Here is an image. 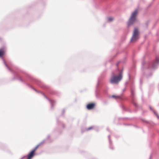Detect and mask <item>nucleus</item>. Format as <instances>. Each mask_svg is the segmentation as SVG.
<instances>
[{
  "label": "nucleus",
  "instance_id": "nucleus-7",
  "mask_svg": "<svg viewBox=\"0 0 159 159\" xmlns=\"http://www.w3.org/2000/svg\"><path fill=\"white\" fill-rule=\"evenodd\" d=\"M46 98H47V99L50 102L51 104V107H52V106H53V103H54L55 102H52V101L51 100H50V99H49V98H48L45 95H44V94H42Z\"/></svg>",
  "mask_w": 159,
  "mask_h": 159
},
{
  "label": "nucleus",
  "instance_id": "nucleus-19",
  "mask_svg": "<svg viewBox=\"0 0 159 159\" xmlns=\"http://www.w3.org/2000/svg\"><path fill=\"white\" fill-rule=\"evenodd\" d=\"M150 109L151 110H152V108L151 107H150Z\"/></svg>",
  "mask_w": 159,
  "mask_h": 159
},
{
  "label": "nucleus",
  "instance_id": "nucleus-20",
  "mask_svg": "<svg viewBox=\"0 0 159 159\" xmlns=\"http://www.w3.org/2000/svg\"><path fill=\"white\" fill-rule=\"evenodd\" d=\"M25 157V156H24L23 157H22V158L21 159H22L23 158H24V157Z\"/></svg>",
  "mask_w": 159,
  "mask_h": 159
},
{
  "label": "nucleus",
  "instance_id": "nucleus-1",
  "mask_svg": "<svg viewBox=\"0 0 159 159\" xmlns=\"http://www.w3.org/2000/svg\"><path fill=\"white\" fill-rule=\"evenodd\" d=\"M122 78L121 73H120L119 75H116L114 72L112 73L111 77L110 80V83L111 84H117Z\"/></svg>",
  "mask_w": 159,
  "mask_h": 159
},
{
  "label": "nucleus",
  "instance_id": "nucleus-15",
  "mask_svg": "<svg viewBox=\"0 0 159 159\" xmlns=\"http://www.w3.org/2000/svg\"><path fill=\"white\" fill-rule=\"evenodd\" d=\"M153 111L154 113L155 114L156 116H157V117H158V118H159V116H158L157 115V114L156 113V112H155L154 111Z\"/></svg>",
  "mask_w": 159,
  "mask_h": 159
},
{
  "label": "nucleus",
  "instance_id": "nucleus-17",
  "mask_svg": "<svg viewBox=\"0 0 159 159\" xmlns=\"http://www.w3.org/2000/svg\"><path fill=\"white\" fill-rule=\"evenodd\" d=\"M32 88L33 89H34V90L35 91H36V92H38V91H37L36 89H34V88Z\"/></svg>",
  "mask_w": 159,
  "mask_h": 159
},
{
  "label": "nucleus",
  "instance_id": "nucleus-5",
  "mask_svg": "<svg viewBox=\"0 0 159 159\" xmlns=\"http://www.w3.org/2000/svg\"><path fill=\"white\" fill-rule=\"evenodd\" d=\"M94 106V104L93 103H91L88 104L87 106V108L89 110L92 109Z\"/></svg>",
  "mask_w": 159,
  "mask_h": 159
},
{
  "label": "nucleus",
  "instance_id": "nucleus-21",
  "mask_svg": "<svg viewBox=\"0 0 159 159\" xmlns=\"http://www.w3.org/2000/svg\"><path fill=\"white\" fill-rule=\"evenodd\" d=\"M29 159V158L28 157V159Z\"/></svg>",
  "mask_w": 159,
  "mask_h": 159
},
{
  "label": "nucleus",
  "instance_id": "nucleus-4",
  "mask_svg": "<svg viewBox=\"0 0 159 159\" xmlns=\"http://www.w3.org/2000/svg\"><path fill=\"white\" fill-rule=\"evenodd\" d=\"M138 30L137 29H135L134 31V34L132 38L131 39L132 42L136 41L138 39Z\"/></svg>",
  "mask_w": 159,
  "mask_h": 159
},
{
  "label": "nucleus",
  "instance_id": "nucleus-16",
  "mask_svg": "<svg viewBox=\"0 0 159 159\" xmlns=\"http://www.w3.org/2000/svg\"><path fill=\"white\" fill-rule=\"evenodd\" d=\"M19 80L21 81V82H23V81L21 79V78H19Z\"/></svg>",
  "mask_w": 159,
  "mask_h": 159
},
{
  "label": "nucleus",
  "instance_id": "nucleus-9",
  "mask_svg": "<svg viewBox=\"0 0 159 159\" xmlns=\"http://www.w3.org/2000/svg\"><path fill=\"white\" fill-rule=\"evenodd\" d=\"M2 60H3V62H4L5 65L7 67V68L11 72L12 71L8 67V66L7 65V64L6 62L4 60L3 58H2Z\"/></svg>",
  "mask_w": 159,
  "mask_h": 159
},
{
  "label": "nucleus",
  "instance_id": "nucleus-18",
  "mask_svg": "<svg viewBox=\"0 0 159 159\" xmlns=\"http://www.w3.org/2000/svg\"><path fill=\"white\" fill-rule=\"evenodd\" d=\"M131 94L132 95H133V91L132 90H131Z\"/></svg>",
  "mask_w": 159,
  "mask_h": 159
},
{
  "label": "nucleus",
  "instance_id": "nucleus-2",
  "mask_svg": "<svg viewBox=\"0 0 159 159\" xmlns=\"http://www.w3.org/2000/svg\"><path fill=\"white\" fill-rule=\"evenodd\" d=\"M138 13L137 10H135L131 14V16L129 18L128 23V27L133 25L136 20V16Z\"/></svg>",
  "mask_w": 159,
  "mask_h": 159
},
{
  "label": "nucleus",
  "instance_id": "nucleus-10",
  "mask_svg": "<svg viewBox=\"0 0 159 159\" xmlns=\"http://www.w3.org/2000/svg\"><path fill=\"white\" fill-rule=\"evenodd\" d=\"M108 138L109 139V144H110V148H111V149H113L112 148H111V142L110 140V135H108Z\"/></svg>",
  "mask_w": 159,
  "mask_h": 159
},
{
  "label": "nucleus",
  "instance_id": "nucleus-12",
  "mask_svg": "<svg viewBox=\"0 0 159 159\" xmlns=\"http://www.w3.org/2000/svg\"><path fill=\"white\" fill-rule=\"evenodd\" d=\"M35 83L36 84L38 85H39L40 86V82L38 80H35Z\"/></svg>",
  "mask_w": 159,
  "mask_h": 159
},
{
  "label": "nucleus",
  "instance_id": "nucleus-13",
  "mask_svg": "<svg viewBox=\"0 0 159 159\" xmlns=\"http://www.w3.org/2000/svg\"><path fill=\"white\" fill-rule=\"evenodd\" d=\"M93 128V127L92 126H91V127H90L89 128H88V129H86V130H89L91 129H92Z\"/></svg>",
  "mask_w": 159,
  "mask_h": 159
},
{
  "label": "nucleus",
  "instance_id": "nucleus-6",
  "mask_svg": "<svg viewBox=\"0 0 159 159\" xmlns=\"http://www.w3.org/2000/svg\"><path fill=\"white\" fill-rule=\"evenodd\" d=\"M159 62V60L156 59V61L153 63L152 68H155V65L157 64Z\"/></svg>",
  "mask_w": 159,
  "mask_h": 159
},
{
  "label": "nucleus",
  "instance_id": "nucleus-3",
  "mask_svg": "<svg viewBox=\"0 0 159 159\" xmlns=\"http://www.w3.org/2000/svg\"><path fill=\"white\" fill-rule=\"evenodd\" d=\"M45 142V141H43L41 142L39 144L37 145L34 148V149L32 150L31 152L28 154V157L29 158V159H31L34 156V152L36 150L37 148H38V147L41 144L44 143Z\"/></svg>",
  "mask_w": 159,
  "mask_h": 159
},
{
  "label": "nucleus",
  "instance_id": "nucleus-8",
  "mask_svg": "<svg viewBox=\"0 0 159 159\" xmlns=\"http://www.w3.org/2000/svg\"><path fill=\"white\" fill-rule=\"evenodd\" d=\"M4 49L1 48L0 49V57H1L4 54Z\"/></svg>",
  "mask_w": 159,
  "mask_h": 159
},
{
  "label": "nucleus",
  "instance_id": "nucleus-14",
  "mask_svg": "<svg viewBox=\"0 0 159 159\" xmlns=\"http://www.w3.org/2000/svg\"><path fill=\"white\" fill-rule=\"evenodd\" d=\"M112 98H119V96H115V95H112Z\"/></svg>",
  "mask_w": 159,
  "mask_h": 159
},
{
  "label": "nucleus",
  "instance_id": "nucleus-11",
  "mask_svg": "<svg viewBox=\"0 0 159 159\" xmlns=\"http://www.w3.org/2000/svg\"><path fill=\"white\" fill-rule=\"evenodd\" d=\"M113 20V18L112 17H109L107 18V20L108 22H111Z\"/></svg>",
  "mask_w": 159,
  "mask_h": 159
}]
</instances>
